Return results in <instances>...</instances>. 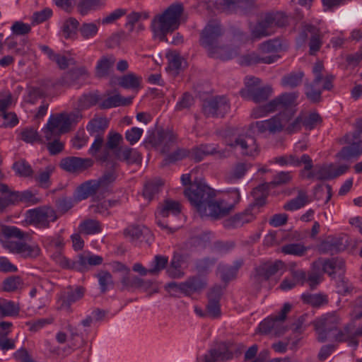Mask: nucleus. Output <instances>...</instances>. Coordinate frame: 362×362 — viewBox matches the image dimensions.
<instances>
[{"label": "nucleus", "instance_id": "f257e3e1", "mask_svg": "<svg viewBox=\"0 0 362 362\" xmlns=\"http://www.w3.org/2000/svg\"><path fill=\"white\" fill-rule=\"evenodd\" d=\"M184 194L202 217H210L215 220L227 216L233 209L234 204L240 199L239 190L235 189L231 192V196L234 197L233 204H227L223 199L216 201L214 189L205 183L197 181L185 189Z\"/></svg>", "mask_w": 362, "mask_h": 362}, {"label": "nucleus", "instance_id": "f03ea898", "mask_svg": "<svg viewBox=\"0 0 362 362\" xmlns=\"http://www.w3.org/2000/svg\"><path fill=\"white\" fill-rule=\"evenodd\" d=\"M223 30L221 24L216 21L209 22L200 33V45L205 48L211 58L228 60L238 54V52L226 45L219 44V38Z\"/></svg>", "mask_w": 362, "mask_h": 362}, {"label": "nucleus", "instance_id": "7ed1b4c3", "mask_svg": "<svg viewBox=\"0 0 362 362\" xmlns=\"http://www.w3.org/2000/svg\"><path fill=\"white\" fill-rule=\"evenodd\" d=\"M184 7L180 3L173 4L168 7L160 16L152 21L154 33L159 36L162 41L166 40V35L178 28L180 18L183 13Z\"/></svg>", "mask_w": 362, "mask_h": 362}, {"label": "nucleus", "instance_id": "20e7f679", "mask_svg": "<svg viewBox=\"0 0 362 362\" xmlns=\"http://www.w3.org/2000/svg\"><path fill=\"white\" fill-rule=\"evenodd\" d=\"M341 145L347 144L341 148L336 157L340 160H350L358 158L362 154V119L356 122V129L351 133H346L338 139Z\"/></svg>", "mask_w": 362, "mask_h": 362}, {"label": "nucleus", "instance_id": "39448f33", "mask_svg": "<svg viewBox=\"0 0 362 362\" xmlns=\"http://www.w3.org/2000/svg\"><path fill=\"white\" fill-rule=\"evenodd\" d=\"M7 240L3 243L4 247L11 252L19 254L23 258H36L40 255V248L38 245H30L21 241H13L11 238H16L22 240L23 233L16 227L8 226L4 230Z\"/></svg>", "mask_w": 362, "mask_h": 362}, {"label": "nucleus", "instance_id": "423d86ee", "mask_svg": "<svg viewBox=\"0 0 362 362\" xmlns=\"http://www.w3.org/2000/svg\"><path fill=\"white\" fill-rule=\"evenodd\" d=\"M288 17L281 12H269L257 21L251 29V37L253 40L272 35L274 32V25L283 28L288 25Z\"/></svg>", "mask_w": 362, "mask_h": 362}, {"label": "nucleus", "instance_id": "0eeeda50", "mask_svg": "<svg viewBox=\"0 0 362 362\" xmlns=\"http://www.w3.org/2000/svg\"><path fill=\"white\" fill-rule=\"evenodd\" d=\"M261 80L257 77H251L245 81V87L240 90V95L247 100H252L260 103L268 100L273 89L270 86L260 87Z\"/></svg>", "mask_w": 362, "mask_h": 362}, {"label": "nucleus", "instance_id": "6e6552de", "mask_svg": "<svg viewBox=\"0 0 362 362\" xmlns=\"http://www.w3.org/2000/svg\"><path fill=\"white\" fill-rule=\"evenodd\" d=\"M59 218L57 211L52 206L45 205L30 209L26 213L28 222L40 229H48L50 223Z\"/></svg>", "mask_w": 362, "mask_h": 362}, {"label": "nucleus", "instance_id": "1a4fd4ad", "mask_svg": "<svg viewBox=\"0 0 362 362\" xmlns=\"http://www.w3.org/2000/svg\"><path fill=\"white\" fill-rule=\"evenodd\" d=\"M340 318L334 312L326 313L312 322L317 334V341L322 343L326 341L328 334L337 330Z\"/></svg>", "mask_w": 362, "mask_h": 362}, {"label": "nucleus", "instance_id": "9d476101", "mask_svg": "<svg viewBox=\"0 0 362 362\" xmlns=\"http://www.w3.org/2000/svg\"><path fill=\"white\" fill-rule=\"evenodd\" d=\"M229 109L230 105L223 96L207 99L202 103V112L208 117H223Z\"/></svg>", "mask_w": 362, "mask_h": 362}, {"label": "nucleus", "instance_id": "9b49d317", "mask_svg": "<svg viewBox=\"0 0 362 362\" xmlns=\"http://www.w3.org/2000/svg\"><path fill=\"white\" fill-rule=\"evenodd\" d=\"M289 119L290 117H288L285 113L281 112L269 119L256 122L255 127L259 133L268 132L269 134H275L284 129V127Z\"/></svg>", "mask_w": 362, "mask_h": 362}, {"label": "nucleus", "instance_id": "f8f14e48", "mask_svg": "<svg viewBox=\"0 0 362 362\" xmlns=\"http://www.w3.org/2000/svg\"><path fill=\"white\" fill-rule=\"evenodd\" d=\"M349 237L346 235L337 237H328L318 246V250L321 254H336L345 250L349 245Z\"/></svg>", "mask_w": 362, "mask_h": 362}, {"label": "nucleus", "instance_id": "ddd939ff", "mask_svg": "<svg viewBox=\"0 0 362 362\" xmlns=\"http://www.w3.org/2000/svg\"><path fill=\"white\" fill-rule=\"evenodd\" d=\"M93 165V160L91 158L69 156L62 158L59 166L68 173L78 174L90 168Z\"/></svg>", "mask_w": 362, "mask_h": 362}, {"label": "nucleus", "instance_id": "4468645a", "mask_svg": "<svg viewBox=\"0 0 362 362\" xmlns=\"http://www.w3.org/2000/svg\"><path fill=\"white\" fill-rule=\"evenodd\" d=\"M228 145L232 148L239 146L243 156H255L257 155L259 151L256 139L248 134L238 136L233 142Z\"/></svg>", "mask_w": 362, "mask_h": 362}, {"label": "nucleus", "instance_id": "2eb2a0df", "mask_svg": "<svg viewBox=\"0 0 362 362\" xmlns=\"http://www.w3.org/2000/svg\"><path fill=\"white\" fill-rule=\"evenodd\" d=\"M188 264V255L175 252L167 267V274L173 279H181L185 276L184 269Z\"/></svg>", "mask_w": 362, "mask_h": 362}, {"label": "nucleus", "instance_id": "dca6fc26", "mask_svg": "<svg viewBox=\"0 0 362 362\" xmlns=\"http://www.w3.org/2000/svg\"><path fill=\"white\" fill-rule=\"evenodd\" d=\"M256 0H223L225 9L235 13L247 14L255 7Z\"/></svg>", "mask_w": 362, "mask_h": 362}, {"label": "nucleus", "instance_id": "f3484780", "mask_svg": "<svg viewBox=\"0 0 362 362\" xmlns=\"http://www.w3.org/2000/svg\"><path fill=\"white\" fill-rule=\"evenodd\" d=\"M254 208L249 207L243 212L238 213L234 216L226 219L223 221V226L226 229H233L242 227L245 223L251 222L255 216L252 214V210Z\"/></svg>", "mask_w": 362, "mask_h": 362}, {"label": "nucleus", "instance_id": "a211bd4d", "mask_svg": "<svg viewBox=\"0 0 362 362\" xmlns=\"http://www.w3.org/2000/svg\"><path fill=\"white\" fill-rule=\"evenodd\" d=\"M233 358V353L228 350L225 342L218 344L216 349H211L202 358V362H216L218 361H228Z\"/></svg>", "mask_w": 362, "mask_h": 362}, {"label": "nucleus", "instance_id": "6ab92c4d", "mask_svg": "<svg viewBox=\"0 0 362 362\" xmlns=\"http://www.w3.org/2000/svg\"><path fill=\"white\" fill-rule=\"evenodd\" d=\"M114 153L117 159L125 162L127 165L141 164L142 155L135 148L119 147Z\"/></svg>", "mask_w": 362, "mask_h": 362}, {"label": "nucleus", "instance_id": "aec40b11", "mask_svg": "<svg viewBox=\"0 0 362 362\" xmlns=\"http://www.w3.org/2000/svg\"><path fill=\"white\" fill-rule=\"evenodd\" d=\"M68 291L59 298V309L70 310L71 305L81 299L85 293V288L83 286H77L74 291L71 286L68 287Z\"/></svg>", "mask_w": 362, "mask_h": 362}, {"label": "nucleus", "instance_id": "412c9836", "mask_svg": "<svg viewBox=\"0 0 362 362\" xmlns=\"http://www.w3.org/2000/svg\"><path fill=\"white\" fill-rule=\"evenodd\" d=\"M207 285L206 281L199 276L189 277L185 281L181 282V293L186 296H191L199 293Z\"/></svg>", "mask_w": 362, "mask_h": 362}, {"label": "nucleus", "instance_id": "4be33fe9", "mask_svg": "<svg viewBox=\"0 0 362 362\" xmlns=\"http://www.w3.org/2000/svg\"><path fill=\"white\" fill-rule=\"evenodd\" d=\"M275 162L281 165H292L294 166H300L303 163L305 164V170H310L313 167V160L310 156L307 154H303L300 159H298L295 155L292 154L276 157Z\"/></svg>", "mask_w": 362, "mask_h": 362}, {"label": "nucleus", "instance_id": "5701e85b", "mask_svg": "<svg viewBox=\"0 0 362 362\" xmlns=\"http://www.w3.org/2000/svg\"><path fill=\"white\" fill-rule=\"evenodd\" d=\"M284 266L283 262L278 260L274 263H264L255 269V277L259 280H269L275 275Z\"/></svg>", "mask_w": 362, "mask_h": 362}, {"label": "nucleus", "instance_id": "b1692460", "mask_svg": "<svg viewBox=\"0 0 362 362\" xmlns=\"http://www.w3.org/2000/svg\"><path fill=\"white\" fill-rule=\"evenodd\" d=\"M243 264V259H238L233 262L232 266L219 264L218 269L220 272L221 280L227 284L230 281L235 279L239 269Z\"/></svg>", "mask_w": 362, "mask_h": 362}, {"label": "nucleus", "instance_id": "393cba45", "mask_svg": "<svg viewBox=\"0 0 362 362\" xmlns=\"http://www.w3.org/2000/svg\"><path fill=\"white\" fill-rule=\"evenodd\" d=\"M298 94L296 93H284L272 100L274 110H286L295 106Z\"/></svg>", "mask_w": 362, "mask_h": 362}, {"label": "nucleus", "instance_id": "a878e982", "mask_svg": "<svg viewBox=\"0 0 362 362\" xmlns=\"http://www.w3.org/2000/svg\"><path fill=\"white\" fill-rule=\"evenodd\" d=\"M115 62L116 59L112 54L103 56L95 66V76L100 78L107 77Z\"/></svg>", "mask_w": 362, "mask_h": 362}, {"label": "nucleus", "instance_id": "bb28decb", "mask_svg": "<svg viewBox=\"0 0 362 362\" xmlns=\"http://www.w3.org/2000/svg\"><path fill=\"white\" fill-rule=\"evenodd\" d=\"M279 58L278 55H270L264 57H260L257 53L252 52L244 54L240 58V64L244 66H251L259 63L272 64Z\"/></svg>", "mask_w": 362, "mask_h": 362}, {"label": "nucleus", "instance_id": "cd10ccee", "mask_svg": "<svg viewBox=\"0 0 362 362\" xmlns=\"http://www.w3.org/2000/svg\"><path fill=\"white\" fill-rule=\"evenodd\" d=\"M116 166L115 162H109L105 165L106 170L103 175L98 180H94L99 188L106 187L115 182L117 176L115 171Z\"/></svg>", "mask_w": 362, "mask_h": 362}, {"label": "nucleus", "instance_id": "c85d7f7f", "mask_svg": "<svg viewBox=\"0 0 362 362\" xmlns=\"http://www.w3.org/2000/svg\"><path fill=\"white\" fill-rule=\"evenodd\" d=\"M98 189L99 187L94 180H88L76 188L75 197L78 201H81L95 194Z\"/></svg>", "mask_w": 362, "mask_h": 362}, {"label": "nucleus", "instance_id": "c756f323", "mask_svg": "<svg viewBox=\"0 0 362 362\" xmlns=\"http://www.w3.org/2000/svg\"><path fill=\"white\" fill-rule=\"evenodd\" d=\"M271 187H272V185L270 184V182H265L253 189L252 194L255 198V201L250 204V208H259L266 204L267 195L264 193L267 192Z\"/></svg>", "mask_w": 362, "mask_h": 362}, {"label": "nucleus", "instance_id": "7c9ffc66", "mask_svg": "<svg viewBox=\"0 0 362 362\" xmlns=\"http://www.w3.org/2000/svg\"><path fill=\"white\" fill-rule=\"evenodd\" d=\"M142 78L134 73H129L118 78V85L125 89L138 90L141 88Z\"/></svg>", "mask_w": 362, "mask_h": 362}, {"label": "nucleus", "instance_id": "2f4dec72", "mask_svg": "<svg viewBox=\"0 0 362 362\" xmlns=\"http://www.w3.org/2000/svg\"><path fill=\"white\" fill-rule=\"evenodd\" d=\"M345 262L341 257H332L325 259L322 263V270L332 276L337 271H344Z\"/></svg>", "mask_w": 362, "mask_h": 362}, {"label": "nucleus", "instance_id": "473e14b6", "mask_svg": "<svg viewBox=\"0 0 362 362\" xmlns=\"http://www.w3.org/2000/svg\"><path fill=\"white\" fill-rule=\"evenodd\" d=\"M124 235L132 241L140 240L141 237L151 236V233L148 228L139 225H132L124 230Z\"/></svg>", "mask_w": 362, "mask_h": 362}, {"label": "nucleus", "instance_id": "72a5a7b5", "mask_svg": "<svg viewBox=\"0 0 362 362\" xmlns=\"http://www.w3.org/2000/svg\"><path fill=\"white\" fill-rule=\"evenodd\" d=\"M12 103V95L11 93H8L4 98H0V112L1 116L4 119H6L7 117H11V121L7 122V124L11 126H16L18 123L17 115L14 112H7L6 110L10 107Z\"/></svg>", "mask_w": 362, "mask_h": 362}, {"label": "nucleus", "instance_id": "f704fd0d", "mask_svg": "<svg viewBox=\"0 0 362 362\" xmlns=\"http://www.w3.org/2000/svg\"><path fill=\"white\" fill-rule=\"evenodd\" d=\"M249 163L239 162L234 165L231 170L226 177L228 182H233L244 177L247 171L251 168Z\"/></svg>", "mask_w": 362, "mask_h": 362}, {"label": "nucleus", "instance_id": "c9c22d12", "mask_svg": "<svg viewBox=\"0 0 362 362\" xmlns=\"http://www.w3.org/2000/svg\"><path fill=\"white\" fill-rule=\"evenodd\" d=\"M310 202L307 192L305 190L298 191V195L284 204V209L286 211H295L303 207Z\"/></svg>", "mask_w": 362, "mask_h": 362}, {"label": "nucleus", "instance_id": "e433bc0d", "mask_svg": "<svg viewBox=\"0 0 362 362\" xmlns=\"http://www.w3.org/2000/svg\"><path fill=\"white\" fill-rule=\"evenodd\" d=\"M79 233L83 235H94L100 233L102 231L100 223L91 218H87L83 220L78 226Z\"/></svg>", "mask_w": 362, "mask_h": 362}, {"label": "nucleus", "instance_id": "4c0bfd02", "mask_svg": "<svg viewBox=\"0 0 362 362\" xmlns=\"http://www.w3.org/2000/svg\"><path fill=\"white\" fill-rule=\"evenodd\" d=\"M301 300L305 304H308L314 308H320L328 303V297L323 293H303Z\"/></svg>", "mask_w": 362, "mask_h": 362}, {"label": "nucleus", "instance_id": "58836bf2", "mask_svg": "<svg viewBox=\"0 0 362 362\" xmlns=\"http://www.w3.org/2000/svg\"><path fill=\"white\" fill-rule=\"evenodd\" d=\"M108 127V120L105 117L92 119L87 125V130L91 136L101 134L103 136Z\"/></svg>", "mask_w": 362, "mask_h": 362}, {"label": "nucleus", "instance_id": "ea45409f", "mask_svg": "<svg viewBox=\"0 0 362 362\" xmlns=\"http://www.w3.org/2000/svg\"><path fill=\"white\" fill-rule=\"evenodd\" d=\"M87 70L85 67H77L71 69L66 72L62 78L61 84L63 86H71L74 84L81 76L86 75Z\"/></svg>", "mask_w": 362, "mask_h": 362}, {"label": "nucleus", "instance_id": "a19ab883", "mask_svg": "<svg viewBox=\"0 0 362 362\" xmlns=\"http://www.w3.org/2000/svg\"><path fill=\"white\" fill-rule=\"evenodd\" d=\"M163 182L160 179L150 180L144 185L143 195L149 201L152 200L159 193Z\"/></svg>", "mask_w": 362, "mask_h": 362}, {"label": "nucleus", "instance_id": "79ce46f5", "mask_svg": "<svg viewBox=\"0 0 362 362\" xmlns=\"http://www.w3.org/2000/svg\"><path fill=\"white\" fill-rule=\"evenodd\" d=\"M121 291H132L135 288H139L143 284V279L137 276L129 274L121 277Z\"/></svg>", "mask_w": 362, "mask_h": 362}, {"label": "nucleus", "instance_id": "37998d69", "mask_svg": "<svg viewBox=\"0 0 362 362\" xmlns=\"http://www.w3.org/2000/svg\"><path fill=\"white\" fill-rule=\"evenodd\" d=\"M217 262L216 257H205L194 262L196 271L200 274H208Z\"/></svg>", "mask_w": 362, "mask_h": 362}, {"label": "nucleus", "instance_id": "c03bdc74", "mask_svg": "<svg viewBox=\"0 0 362 362\" xmlns=\"http://www.w3.org/2000/svg\"><path fill=\"white\" fill-rule=\"evenodd\" d=\"M103 5V0H80L77 4V11L82 15H87Z\"/></svg>", "mask_w": 362, "mask_h": 362}, {"label": "nucleus", "instance_id": "a18cd8bd", "mask_svg": "<svg viewBox=\"0 0 362 362\" xmlns=\"http://www.w3.org/2000/svg\"><path fill=\"white\" fill-rule=\"evenodd\" d=\"M79 22L73 17H70L64 21L62 26L63 36L66 38L73 37L76 35L78 30Z\"/></svg>", "mask_w": 362, "mask_h": 362}, {"label": "nucleus", "instance_id": "49530a36", "mask_svg": "<svg viewBox=\"0 0 362 362\" xmlns=\"http://www.w3.org/2000/svg\"><path fill=\"white\" fill-rule=\"evenodd\" d=\"M303 76V71L290 73L282 77L281 84L284 87L296 88L301 83Z\"/></svg>", "mask_w": 362, "mask_h": 362}, {"label": "nucleus", "instance_id": "de8ad7c7", "mask_svg": "<svg viewBox=\"0 0 362 362\" xmlns=\"http://www.w3.org/2000/svg\"><path fill=\"white\" fill-rule=\"evenodd\" d=\"M181 212V205L179 202L166 199L164 201L163 204L160 210V214L166 218L170 214L177 215Z\"/></svg>", "mask_w": 362, "mask_h": 362}, {"label": "nucleus", "instance_id": "09e8293b", "mask_svg": "<svg viewBox=\"0 0 362 362\" xmlns=\"http://www.w3.org/2000/svg\"><path fill=\"white\" fill-rule=\"evenodd\" d=\"M168 264V257L164 255H157L154 257L151 263V268L148 269V274L158 275L160 271L167 269Z\"/></svg>", "mask_w": 362, "mask_h": 362}, {"label": "nucleus", "instance_id": "8fccbe9b", "mask_svg": "<svg viewBox=\"0 0 362 362\" xmlns=\"http://www.w3.org/2000/svg\"><path fill=\"white\" fill-rule=\"evenodd\" d=\"M204 156L216 155L218 158H227L230 152L227 149L218 150V145L214 144H200L199 145Z\"/></svg>", "mask_w": 362, "mask_h": 362}, {"label": "nucleus", "instance_id": "3c124183", "mask_svg": "<svg viewBox=\"0 0 362 362\" xmlns=\"http://www.w3.org/2000/svg\"><path fill=\"white\" fill-rule=\"evenodd\" d=\"M20 308L14 302L4 298H0V312L1 316L18 315Z\"/></svg>", "mask_w": 362, "mask_h": 362}, {"label": "nucleus", "instance_id": "603ef678", "mask_svg": "<svg viewBox=\"0 0 362 362\" xmlns=\"http://www.w3.org/2000/svg\"><path fill=\"white\" fill-rule=\"evenodd\" d=\"M13 170L16 174L20 177H30L33 174V170L30 165L24 159L16 161L13 164Z\"/></svg>", "mask_w": 362, "mask_h": 362}, {"label": "nucleus", "instance_id": "864d4df0", "mask_svg": "<svg viewBox=\"0 0 362 362\" xmlns=\"http://www.w3.org/2000/svg\"><path fill=\"white\" fill-rule=\"evenodd\" d=\"M55 167L49 165H47L44 170L39 172L38 175L35 176V180L39 183L40 187L47 189L50 186V175L54 172Z\"/></svg>", "mask_w": 362, "mask_h": 362}, {"label": "nucleus", "instance_id": "5fc2aeb1", "mask_svg": "<svg viewBox=\"0 0 362 362\" xmlns=\"http://www.w3.org/2000/svg\"><path fill=\"white\" fill-rule=\"evenodd\" d=\"M64 114L61 113L57 115H52L47 124L55 130H57L61 134H64L69 132L68 127H64Z\"/></svg>", "mask_w": 362, "mask_h": 362}, {"label": "nucleus", "instance_id": "6e6d98bb", "mask_svg": "<svg viewBox=\"0 0 362 362\" xmlns=\"http://www.w3.org/2000/svg\"><path fill=\"white\" fill-rule=\"evenodd\" d=\"M103 261V257L99 255H93L86 257L83 255H78L80 272H83L85 269H86L87 264L90 266L100 265Z\"/></svg>", "mask_w": 362, "mask_h": 362}, {"label": "nucleus", "instance_id": "4d7b16f0", "mask_svg": "<svg viewBox=\"0 0 362 362\" xmlns=\"http://www.w3.org/2000/svg\"><path fill=\"white\" fill-rule=\"evenodd\" d=\"M0 193L6 195L5 197H0V212H1L9 204L15 203V195L12 194L7 185L0 183Z\"/></svg>", "mask_w": 362, "mask_h": 362}, {"label": "nucleus", "instance_id": "13d9d810", "mask_svg": "<svg viewBox=\"0 0 362 362\" xmlns=\"http://www.w3.org/2000/svg\"><path fill=\"white\" fill-rule=\"evenodd\" d=\"M302 115L303 127L306 130L313 129L318 124L322 122V117L317 112H311L306 115Z\"/></svg>", "mask_w": 362, "mask_h": 362}, {"label": "nucleus", "instance_id": "bf43d9fd", "mask_svg": "<svg viewBox=\"0 0 362 362\" xmlns=\"http://www.w3.org/2000/svg\"><path fill=\"white\" fill-rule=\"evenodd\" d=\"M189 150L186 148H177L176 151L167 155L163 160L162 165H168L170 163L181 160L185 158L188 157Z\"/></svg>", "mask_w": 362, "mask_h": 362}, {"label": "nucleus", "instance_id": "052dcab7", "mask_svg": "<svg viewBox=\"0 0 362 362\" xmlns=\"http://www.w3.org/2000/svg\"><path fill=\"white\" fill-rule=\"evenodd\" d=\"M27 95L25 97V102L30 104H35L40 98L45 97V93L39 87L28 86L26 88Z\"/></svg>", "mask_w": 362, "mask_h": 362}, {"label": "nucleus", "instance_id": "680f3d73", "mask_svg": "<svg viewBox=\"0 0 362 362\" xmlns=\"http://www.w3.org/2000/svg\"><path fill=\"white\" fill-rule=\"evenodd\" d=\"M99 100V95L95 93H89L83 94L79 98L78 100V107L81 109H88L90 107L96 105Z\"/></svg>", "mask_w": 362, "mask_h": 362}, {"label": "nucleus", "instance_id": "e2e57ef3", "mask_svg": "<svg viewBox=\"0 0 362 362\" xmlns=\"http://www.w3.org/2000/svg\"><path fill=\"white\" fill-rule=\"evenodd\" d=\"M182 59L179 54L173 53L168 56V66L166 69L174 76L177 75L182 69Z\"/></svg>", "mask_w": 362, "mask_h": 362}, {"label": "nucleus", "instance_id": "0e129e2a", "mask_svg": "<svg viewBox=\"0 0 362 362\" xmlns=\"http://www.w3.org/2000/svg\"><path fill=\"white\" fill-rule=\"evenodd\" d=\"M307 248L300 243L286 244L281 247L283 253L299 257L303 256Z\"/></svg>", "mask_w": 362, "mask_h": 362}, {"label": "nucleus", "instance_id": "69168bd1", "mask_svg": "<svg viewBox=\"0 0 362 362\" xmlns=\"http://www.w3.org/2000/svg\"><path fill=\"white\" fill-rule=\"evenodd\" d=\"M78 31L83 38L87 40L95 37L98 32V27L94 23H83L79 27Z\"/></svg>", "mask_w": 362, "mask_h": 362}, {"label": "nucleus", "instance_id": "338daca9", "mask_svg": "<svg viewBox=\"0 0 362 362\" xmlns=\"http://www.w3.org/2000/svg\"><path fill=\"white\" fill-rule=\"evenodd\" d=\"M274 104L270 100L267 104L263 105L257 106L252 109L251 112V117L254 119L265 117L268 114L275 112Z\"/></svg>", "mask_w": 362, "mask_h": 362}, {"label": "nucleus", "instance_id": "774afa93", "mask_svg": "<svg viewBox=\"0 0 362 362\" xmlns=\"http://www.w3.org/2000/svg\"><path fill=\"white\" fill-rule=\"evenodd\" d=\"M22 284L21 278L18 276H11L5 279L2 283V289L6 292H13Z\"/></svg>", "mask_w": 362, "mask_h": 362}]
</instances>
